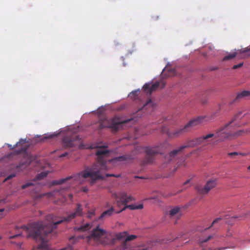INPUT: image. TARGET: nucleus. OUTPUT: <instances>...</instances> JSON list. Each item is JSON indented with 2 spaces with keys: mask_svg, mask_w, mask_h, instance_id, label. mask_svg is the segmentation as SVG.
<instances>
[{
  "mask_svg": "<svg viewBox=\"0 0 250 250\" xmlns=\"http://www.w3.org/2000/svg\"><path fill=\"white\" fill-rule=\"evenodd\" d=\"M107 158L97 157L96 162L91 167H87L84 170L73 176L54 180L52 181V185H61L70 180L81 183L82 178H90V184L93 185L97 180L104 178L106 170L124 164L130 157H114L111 159H107Z\"/></svg>",
  "mask_w": 250,
  "mask_h": 250,
  "instance_id": "obj_1",
  "label": "nucleus"
},
{
  "mask_svg": "<svg viewBox=\"0 0 250 250\" xmlns=\"http://www.w3.org/2000/svg\"><path fill=\"white\" fill-rule=\"evenodd\" d=\"M245 133H247L246 130L241 129L234 131L233 125L226 124L216 130L214 133H210L195 140H190L186 144L173 149V156L183 151L186 148L191 147L199 144L213 146L217 142L223 141L229 137L240 136Z\"/></svg>",
  "mask_w": 250,
  "mask_h": 250,
  "instance_id": "obj_2",
  "label": "nucleus"
},
{
  "mask_svg": "<svg viewBox=\"0 0 250 250\" xmlns=\"http://www.w3.org/2000/svg\"><path fill=\"white\" fill-rule=\"evenodd\" d=\"M69 128L61 129L60 131H56L53 133H47L43 135H36L32 138L26 137L25 138H21L15 145L12 146L8 143L5 144L1 147L4 149L7 146L9 150H14L12 152L13 156L14 155H24L23 156H40L37 154H32V151L34 146L39 143H43L47 142L48 140L58 137L61 133L68 131Z\"/></svg>",
  "mask_w": 250,
  "mask_h": 250,
  "instance_id": "obj_3",
  "label": "nucleus"
},
{
  "mask_svg": "<svg viewBox=\"0 0 250 250\" xmlns=\"http://www.w3.org/2000/svg\"><path fill=\"white\" fill-rule=\"evenodd\" d=\"M27 233V237H31L41 243L34 247L32 250H47L48 249L46 236L51 233L54 229L48 222L39 221L29 224L27 226H22L20 228Z\"/></svg>",
  "mask_w": 250,
  "mask_h": 250,
  "instance_id": "obj_4",
  "label": "nucleus"
},
{
  "mask_svg": "<svg viewBox=\"0 0 250 250\" xmlns=\"http://www.w3.org/2000/svg\"><path fill=\"white\" fill-rule=\"evenodd\" d=\"M155 105V103L151 99H149L143 106L138 109L136 113H135L133 117L128 118L123 121L119 119H112L110 120L105 119L102 120L97 123L94 126V128L98 131H100L102 129L105 128H108L112 130V131L116 132L120 129L123 127V126L126 124L132 122L133 123L137 122L138 118L142 117L144 114V110H146L147 107H154Z\"/></svg>",
  "mask_w": 250,
  "mask_h": 250,
  "instance_id": "obj_5",
  "label": "nucleus"
},
{
  "mask_svg": "<svg viewBox=\"0 0 250 250\" xmlns=\"http://www.w3.org/2000/svg\"><path fill=\"white\" fill-rule=\"evenodd\" d=\"M170 62L163 68L159 79L154 81L155 78L151 81L146 83L142 87L143 91L147 96H150L152 92L158 88H163L166 84V80L172 76V68Z\"/></svg>",
  "mask_w": 250,
  "mask_h": 250,
  "instance_id": "obj_6",
  "label": "nucleus"
},
{
  "mask_svg": "<svg viewBox=\"0 0 250 250\" xmlns=\"http://www.w3.org/2000/svg\"><path fill=\"white\" fill-rule=\"evenodd\" d=\"M83 215V211L82 205L80 204H77L74 211L72 212L66 217L58 219V217L53 214H49L46 216L45 220L50 224H51L52 227L55 229L58 225L63 222H69L76 217L82 216Z\"/></svg>",
  "mask_w": 250,
  "mask_h": 250,
  "instance_id": "obj_7",
  "label": "nucleus"
},
{
  "mask_svg": "<svg viewBox=\"0 0 250 250\" xmlns=\"http://www.w3.org/2000/svg\"><path fill=\"white\" fill-rule=\"evenodd\" d=\"M112 197L114 198L116 200L117 205L119 207L123 206V208L119 211H117L116 213H119L124 210L126 208H129L130 209H142L143 208L142 204L136 205H130L127 206V204L133 200V198L130 195H127V194L125 192H121L120 193H114L112 195Z\"/></svg>",
  "mask_w": 250,
  "mask_h": 250,
  "instance_id": "obj_8",
  "label": "nucleus"
},
{
  "mask_svg": "<svg viewBox=\"0 0 250 250\" xmlns=\"http://www.w3.org/2000/svg\"><path fill=\"white\" fill-rule=\"evenodd\" d=\"M90 237L104 246L113 245L115 240L111 234L101 229L99 226L96 227L93 230Z\"/></svg>",
  "mask_w": 250,
  "mask_h": 250,
  "instance_id": "obj_9",
  "label": "nucleus"
},
{
  "mask_svg": "<svg viewBox=\"0 0 250 250\" xmlns=\"http://www.w3.org/2000/svg\"><path fill=\"white\" fill-rule=\"evenodd\" d=\"M29 163L20 164L16 167V170L20 171L23 170L24 169L27 168L28 167H35V170H40L41 169H44L47 167H50V164L46 162L44 159L41 160L39 159L40 157H29Z\"/></svg>",
  "mask_w": 250,
  "mask_h": 250,
  "instance_id": "obj_10",
  "label": "nucleus"
},
{
  "mask_svg": "<svg viewBox=\"0 0 250 250\" xmlns=\"http://www.w3.org/2000/svg\"><path fill=\"white\" fill-rule=\"evenodd\" d=\"M62 145L65 148L73 151L83 146V140L78 135H65L62 138Z\"/></svg>",
  "mask_w": 250,
  "mask_h": 250,
  "instance_id": "obj_11",
  "label": "nucleus"
},
{
  "mask_svg": "<svg viewBox=\"0 0 250 250\" xmlns=\"http://www.w3.org/2000/svg\"><path fill=\"white\" fill-rule=\"evenodd\" d=\"M216 185L215 180L208 181L206 184L203 186L202 185H197L195 187V190L200 195H205Z\"/></svg>",
  "mask_w": 250,
  "mask_h": 250,
  "instance_id": "obj_12",
  "label": "nucleus"
},
{
  "mask_svg": "<svg viewBox=\"0 0 250 250\" xmlns=\"http://www.w3.org/2000/svg\"><path fill=\"white\" fill-rule=\"evenodd\" d=\"M91 149H96L95 156H108L110 155L111 151L108 149L106 145H102L99 143H93L91 145Z\"/></svg>",
  "mask_w": 250,
  "mask_h": 250,
  "instance_id": "obj_13",
  "label": "nucleus"
},
{
  "mask_svg": "<svg viewBox=\"0 0 250 250\" xmlns=\"http://www.w3.org/2000/svg\"><path fill=\"white\" fill-rule=\"evenodd\" d=\"M207 117L206 116H199L197 118L193 119L192 120H191L188 124L186 125L187 126L188 129L189 131L191 128L198 125L203 123L204 121H209L213 118L212 116L210 118V119H205Z\"/></svg>",
  "mask_w": 250,
  "mask_h": 250,
  "instance_id": "obj_14",
  "label": "nucleus"
},
{
  "mask_svg": "<svg viewBox=\"0 0 250 250\" xmlns=\"http://www.w3.org/2000/svg\"><path fill=\"white\" fill-rule=\"evenodd\" d=\"M142 151L147 155V156H154L157 154H163L162 148L158 146L154 147L145 146L143 147Z\"/></svg>",
  "mask_w": 250,
  "mask_h": 250,
  "instance_id": "obj_15",
  "label": "nucleus"
},
{
  "mask_svg": "<svg viewBox=\"0 0 250 250\" xmlns=\"http://www.w3.org/2000/svg\"><path fill=\"white\" fill-rule=\"evenodd\" d=\"M183 213V209L179 207L173 208V223L177 224Z\"/></svg>",
  "mask_w": 250,
  "mask_h": 250,
  "instance_id": "obj_16",
  "label": "nucleus"
},
{
  "mask_svg": "<svg viewBox=\"0 0 250 250\" xmlns=\"http://www.w3.org/2000/svg\"><path fill=\"white\" fill-rule=\"evenodd\" d=\"M189 130L187 128V126L185 125L184 126L178 128L173 131V137H178L182 135V134L188 132Z\"/></svg>",
  "mask_w": 250,
  "mask_h": 250,
  "instance_id": "obj_17",
  "label": "nucleus"
},
{
  "mask_svg": "<svg viewBox=\"0 0 250 250\" xmlns=\"http://www.w3.org/2000/svg\"><path fill=\"white\" fill-rule=\"evenodd\" d=\"M249 96H250V91L243 90L237 93L234 101H236Z\"/></svg>",
  "mask_w": 250,
  "mask_h": 250,
  "instance_id": "obj_18",
  "label": "nucleus"
},
{
  "mask_svg": "<svg viewBox=\"0 0 250 250\" xmlns=\"http://www.w3.org/2000/svg\"><path fill=\"white\" fill-rule=\"evenodd\" d=\"M114 212V208L113 207H111L109 209H107V210L104 211L101 215L99 218L100 219H104V218H105L106 217H109L113 214Z\"/></svg>",
  "mask_w": 250,
  "mask_h": 250,
  "instance_id": "obj_19",
  "label": "nucleus"
},
{
  "mask_svg": "<svg viewBox=\"0 0 250 250\" xmlns=\"http://www.w3.org/2000/svg\"><path fill=\"white\" fill-rule=\"evenodd\" d=\"M245 115V114H243V113L241 111H239L236 115H235L232 120L227 124H229V125H233V123L234 122L241 120Z\"/></svg>",
  "mask_w": 250,
  "mask_h": 250,
  "instance_id": "obj_20",
  "label": "nucleus"
},
{
  "mask_svg": "<svg viewBox=\"0 0 250 250\" xmlns=\"http://www.w3.org/2000/svg\"><path fill=\"white\" fill-rule=\"evenodd\" d=\"M154 162V157H144L143 160L141 162V165L145 166L148 165H150Z\"/></svg>",
  "mask_w": 250,
  "mask_h": 250,
  "instance_id": "obj_21",
  "label": "nucleus"
},
{
  "mask_svg": "<svg viewBox=\"0 0 250 250\" xmlns=\"http://www.w3.org/2000/svg\"><path fill=\"white\" fill-rule=\"evenodd\" d=\"M137 236L136 235H134V234L130 235H127L126 237L125 238V240H124L123 242V243H122L121 246H122V247H123V245L124 244V243H125V247H128L129 248V249H131L130 247H129L127 245V242L128 241H130L134 240L135 239L137 238Z\"/></svg>",
  "mask_w": 250,
  "mask_h": 250,
  "instance_id": "obj_22",
  "label": "nucleus"
},
{
  "mask_svg": "<svg viewBox=\"0 0 250 250\" xmlns=\"http://www.w3.org/2000/svg\"><path fill=\"white\" fill-rule=\"evenodd\" d=\"M51 172V171L50 170H46L38 174L36 177V180L43 179V178L46 177L47 176V175Z\"/></svg>",
  "mask_w": 250,
  "mask_h": 250,
  "instance_id": "obj_23",
  "label": "nucleus"
},
{
  "mask_svg": "<svg viewBox=\"0 0 250 250\" xmlns=\"http://www.w3.org/2000/svg\"><path fill=\"white\" fill-rule=\"evenodd\" d=\"M127 235V231H123L122 232L118 233L116 235V239L119 240H125V238L126 237Z\"/></svg>",
  "mask_w": 250,
  "mask_h": 250,
  "instance_id": "obj_24",
  "label": "nucleus"
},
{
  "mask_svg": "<svg viewBox=\"0 0 250 250\" xmlns=\"http://www.w3.org/2000/svg\"><path fill=\"white\" fill-rule=\"evenodd\" d=\"M140 92V89L138 88L135 90L131 91L128 95L129 97L133 98L134 100H137L138 97V93Z\"/></svg>",
  "mask_w": 250,
  "mask_h": 250,
  "instance_id": "obj_25",
  "label": "nucleus"
},
{
  "mask_svg": "<svg viewBox=\"0 0 250 250\" xmlns=\"http://www.w3.org/2000/svg\"><path fill=\"white\" fill-rule=\"evenodd\" d=\"M91 225L89 223H86L85 224L81 226L80 227L77 228V230L80 231H85L90 229Z\"/></svg>",
  "mask_w": 250,
  "mask_h": 250,
  "instance_id": "obj_26",
  "label": "nucleus"
},
{
  "mask_svg": "<svg viewBox=\"0 0 250 250\" xmlns=\"http://www.w3.org/2000/svg\"><path fill=\"white\" fill-rule=\"evenodd\" d=\"M0 156H13L12 153H7L5 147L4 149H1V147L0 148Z\"/></svg>",
  "mask_w": 250,
  "mask_h": 250,
  "instance_id": "obj_27",
  "label": "nucleus"
},
{
  "mask_svg": "<svg viewBox=\"0 0 250 250\" xmlns=\"http://www.w3.org/2000/svg\"><path fill=\"white\" fill-rule=\"evenodd\" d=\"M236 55V53H233L232 54H229L226 56H225L223 59V61H228L229 60H231L233 58H234Z\"/></svg>",
  "mask_w": 250,
  "mask_h": 250,
  "instance_id": "obj_28",
  "label": "nucleus"
},
{
  "mask_svg": "<svg viewBox=\"0 0 250 250\" xmlns=\"http://www.w3.org/2000/svg\"><path fill=\"white\" fill-rule=\"evenodd\" d=\"M52 195H53V193L49 192V193H45V194H42L36 195L34 197V198H35V199H38L41 198L45 195L47 196L48 197H51V196H52Z\"/></svg>",
  "mask_w": 250,
  "mask_h": 250,
  "instance_id": "obj_29",
  "label": "nucleus"
},
{
  "mask_svg": "<svg viewBox=\"0 0 250 250\" xmlns=\"http://www.w3.org/2000/svg\"><path fill=\"white\" fill-rule=\"evenodd\" d=\"M240 53H249V55H250V45L248 47L243 48L238 50Z\"/></svg>",
  "mask_w": 250,
  "mask_h": 250,
  "instance_id": "obj_30",
  "label": "nucleus"
},
{
  "mask_svg": "<svg viewBox=\"0 0 250 250\" xmlns=\"http://www.w3.org/2000/svg\"><path fill=\"white\" fill-rule=\"evenodd\" d=\"M184 158L185 157H173V163L174 162H176L177 163H179L180 162H181L180 164L179 165H181L182 163L183 162L185 161Z\"/></svg>",
  "mask_w": 250,
  "mask_h": 250,
  "instance_id": "obj_31",
  "label": "nucleus"
},
{
  "mask_svg": "<svg viewBox=\"0 0 250 250\" xmlns=\"http://www.w3.org/2000/svg\"><path fill=\"white\" fill-rule=\"evenodd\" d=\"M105 105H102L99 107L97 110H94L91 111L90 113L96 112L99 115H101L103 114V111L101 110V108L104 107Z\"/></svg>",
  "mask_w": 250,
  "mask_h": 250,
  "instance_id": "obj_32",
  "label": "nucleus"
},
{
  "mask_svg": "<svg viewBox=\"0 0 250 250\" xmlns=\"http://www.w3.org/2000/svg\"><path fill=\"white\" fill-rule=\"evenodd\" d=\"M212 237H213V236L212 235H209L206 239H200L199 240V243L201 244H202L204 243L207 242L208 241H209V240H210Z\"/></svg>",
  "mask_w": 250,
  "mask_h": 250,
  "instance_id": "obj_33",
  "label": "nucleus"
},
{
  "mask_svg": "<svg viewBox=\"0 0 250 250\" xmlns=\"http://www.w3.org/2000/svg\"><path fill=\"white\" fill-rule=\"evenodd\" d=\"M33 185H34V184L32 182H27V183L23 185L21 188L22 189H25Z\"/></svg>",
  "mask_w": 250,
  "mask_h": 250,
  "instance_id": "obj_34",
  "label": "nucleus"
},
{
  "mask_svg": "<svg viewBox=\"0 0 250 250\" xmlns=\"http://www.w3.org/2000/svg\"><path fill=\"white\" fill-rule=\"evenodd\" d=\"M115 250H132L129 249V248L128 247H125V243H124V244L123 245V247H122V246H121V247L120 248H117Z\"/></svg>",
  "mask_w": 250,
  "mask_h": 250,
  "instance_id": "obj_35",
  "label": "nucleus"
},
{
  "mask_svg": "<svg viewBox=\"0 0 250 250\" xmlns=\"http://www.w3.org/2000/svg\"><path fill=\"white\" fill-rule=\"evenodd\" d=\"M121 176V175L120 174H106L105 177H114L116 178H119Z\"/></svg>",
  "mask_w": 250,
  "mask_h": 250,
  "instance_id": "obj_36",
  "label": "nucleus"
},
{
  "mask_svg": "<svg viewBox=\"0 0 250 250\" xmlns=\"http://www.w3.org/2000/svg\"><path fill=\"white\" fill-rule=\"evenodd\" d=\"M166 215H168L169 217L171 218L172 217V208H170L167 211H165Z\"/></svg>",
  "mask_w": 250,
  "mask_h": 250,
  "instance_id": "obj_37",
  "label": "nucleus"
},
{
  "mask_svg": "<svg viewBox=\"0 0 250 250\" xmlns=\"http://www.w3.org/2000/svg\"><path fill=\"white\" fill-rule=\"evenodd\" d=\"M243 65V62H240L237 64H236V65H234L233 66V69H236L238 68H240L241 67V66H242V65Z\"/></svg>",
  "mask_w": 250,
  "mask_h": 250,
  "instance_id": "obj_38",
  "label": "nucleus"
},
{
  "mask_svg": "<svg viewBox=\"0 0 250 250\" xmlns=\"http://www.w3.org/2000/svg\"><path fill=\"white\" fill-rule=\"evenodd\" d=\"M222 220V218H221V217H219V218H216L213 221V222L211 224V226H212L214 224L218 223L219 221H220V220Z\"/></svg>",
  "mask_w": 250,
  "mask_h": 250,
  "instance_id": "obj_39",
  "label": "nucleus"
},
{
  "mask_svg": "<svg viewBox=\"0 0 250 250\" xmlns=\"http://www.w3.org/2000/svg\"><path fill=\"white\" fill-rule=\"evenodd\" d=\"M232 235V231L230 229H228L227 232L226 236L228 237H230Z\"/></svg>",
  "mask_w": 250,
  "mask_h": 250,
  "instance_id": "obj_40",
  "label": "nucleus"
},
{
  "mask_svg": "<svg viewBox=\"0 0 250 250\" xmlns=\"http://www.w3.org/2000/svg\"><path fill=\"white\" fill-rule=\"evenodd\" d=\"M15 176H16V174H12L9 175L6 178H5V181H7L8 180H9V179H11V178H13V177H14Z\"/></svg>",
  "mask_w": 250,
  "mask_h": 250,
  "instance_id": "obj_41",
  "label": "nucleus"
},
{
  "mask_svg": "<svg viewBox=\"0 0 250 250\" xmlns=\"http://www.w3.org/2000/svg\"><path fill=\"white\" fill-rule=\"evenodd\" d=\"M229 155H238L239 154L240 155H242L241 153H238L237 152H236V151H234V152H230L228 154Z\"/></svg>",
  "mask_w": 250,
  "mask_h": 250,
  "instance_id": "obj_42",
  "label": "nucleus"
},
{
  "mask_svg": "<svg viewBox=\"0 0 250 250\" xmlns=\"http://www.w3.org/2000/svg\"><path fill=\"white\" fill-rule=\"evenodd\" d=\"M121 59L123 60V66H126V63L125 62L124 60H125V57L124 56H122L121 57Z\"/></svg>",
  "mask_w": 250,
  "mask_h": 250,
  "instance_id": "obj_43",
  "label": "nucleus"
},
{
  "mask_svg": "<svg viewBox=\"0 0 250 250\" xmlns=\"http://www.w3.org/2000/svg\"><path fill=\"white\" fill-rule=\"evenodd\" d=\"M68 155V153L67 152H65L63 153H62L59 155H58L57 156H61V157H62V156H67Z\"/></svg>",
  "mask_w": 250,
  "mask_h": 250,
  "instance_id": "obj_44",
  "label": "nucleus"
},
{
  "mask_svg": "<svg viewBox=\"0 0 250 250\" xmlns=\"http://www.w3.org/2000/svg\"><path fill=\"white\" fill-rule=\"evenodd\" d=\"M114 44L115 46H117L120 45V43L117 40L114 41Z\"/></svg>",
  "mask_w": 250,
  "mask_h": 250,
  "instance_id": "obj_45",
  "label": "nucleus"
},
{
  "mask_svg": "<svg viewBox=\"0 0 250 250\" xmlns=\"http://www.w3.org/2000/svg\"><path fill=\"white\" fill-rule=\"evenodd\" d=\"M208 48L210 51H212L214 49V46L212 45H209Z\"/></svg>",
  "mask_w": 250,
  "mask_h": 250,
  "instance_id": "obj_46",
  "label": "nucleus"
},
{
  "mask_svg": "<svg viewBox=\"0 0 250 250\" xmlns=\"http://www.w3.org/2000/svg\"><path fill=\"white\" fill-rule=\"evenodd\" d=\"M21 234H16V235H13V236H11L10 237V239H13V238H15L19 236H20Z\"/></svg>",
  "mask_w": 250,
  "mask_h": 250,
  "instance_id": "obj_47",
  "label": "nucleus"
},
{
  "mask_svg": "<svg viewBox=\"0 0 250 250\" xmlns=\"http://www.w3.org/2000/svg\"><path fill=\"white\" fill-rule=\"evenodd\" d=\"M138 250H149V248H140Z\"/></svg>",
  "mask_w": 250,
  "mask_h": 250,
  "instance_id": "obj_48",
  "label": "nucleus"
},
{
  "mask_svg": "<svg viewBox=\"0 0 250 250\" xmlns=\"http://www.w3.org/2000/svg\"><path fill=\"white\" fill-rule=\"evenodd\" d=\"M134 178H139V179H146V178H145V177L138 176H134Z\"/></svg>",
  "mask_w": 250,
  "mask_h": 250,
  "instance_id": "obj_49",
  "label": "nucleus"
},
{
  "mask_svg": "<svg viewBox=\"0 0 250 250\" xmlns=\"http://www.w3.org/2000/svg\"><path fill=\"white\" fill-rule=\"evenodd\" d=\"M218 67H216V66H213V67H210V70H211V71H213V70H217L218 69Z\"/></svg>",
  "mask_w": 250,
  "mask_h": 250,
  "instance_id": "obj_50",
  "label": "nucleus"
},
{
  "mask_svg": "<svg viewBox=\"0 0 250 250\" xmlns=\"http://www.w3.org/2000/svg\"><path fill=\"white\" fill-rule=\"evenodd\" d=\"M133 52V50L128 51V53L127 54H126V55H125V57H127L128 55H131Z\"/></svg>",
  "mask_w": 250,
  "mask_h": 250,
  "instance_id": "obj_51",
  "label": "nucleus"
},
{
  "mask_svg": "<svg viewBox=\"0 0 250 250\" xmlns=\"http://www.w3.org/2000/svg\"><path fill=\"white\" fill-rule=\"evenodd\" d=\"M190 179H188V180H187L184 184H183V185L184 186H185L187 184H188L190 182Z\"/></svg>",
  "mask_w": 250,
  "mask_h": 250,
  "instance_id": "obj_52",
  "label": "nucleus"
},
{
  "mask_svg": "<svg viewBox=\"0 0 250 250\" xmlns=\"http://www.w3.org/2000/svg\"><path fill=\"white\" fill-rule=\"evenodd\" d=\"M152 19H153L154 20H157L159 19V16H157L156 17L152 16Z\"/></svg>",
  "mask_w": 250,
  "mask_h": 250,
  "instance_id": "obj_53",
  "label": "nucleus"
},
{
  "mask_svg": "<svg viewBox=\"0 0 250 250\" xmlns=\"http://www.w3.org/2000/svg\"><path fill=\"white\" fill-rule=\"evenodd\" d=\"M83 190L84 191V192H86L87 190H88V189L87 188L85 187V188H83Z\"/></svg>",
  "mask_w": 250,
  "mask_h": 250,
  "instance_id": "obj_54",
  "label": "nucleus"
},
{
  "mask_svg": "<svg viewBox=\"0 0 250 250\" xmlns=\"http://www.w3.org/2000/svg\"><path fill=\"white\" fill-rule=\"evenodd\" d=\"M238 218V217L233 216L231 217L230 219L231 220H234L235 218Z\"/></svg>",
  "mask_w": 250,
  "mask_h": 250,
  "instance_id": "obj_55",
  "label": "nucleus"
},
{
  "mask_svg": "<svg viewBox=\"0 0 250 250\" xmlns=\"http://www.w3.org/2000/svg\"><path fill=\"white\" fill-rule=\"evenodd\" d=\"M246 131L248 133H250V128L246 129Z\"/></svg>",
  "mask_w": 250,
  "mask_h": 250,
  "instance_id": "obj_56",
  "label": "nucleus"
},
{
  "mask_svg": "<svg viewBox=\"0 0 250 250\" xmlns=\"http://www.w3.org/2000/svg\"><path fill=\"white\" fill-rule=\"evenodd\" d=\"M163 131L165 132V133H167V128H165L163 130Z\"/></svg>",
  "mask_w": 250,
  "mask_h": 250,
  "instance_id": "obj_57",
  "label": "nucleus"
},
{
  "mask_svg": "<svg viewBox=\"0 0 250 250\" xmlns=\"http://www.w3.org/2000/svg\"><path fill=\"white\" fill-rule=\"evenodd\" d=\"M169 157L172 156V151H169Z\"/></svg>",
  "mask_w": 250,
  "mask_h": 250,
  "instance_id": "obj_58",
  "label": "nucleus"
},
{
  "mask_svg": "<svg viewBox=\"0 0 250 250\" xmlns=\"http://www.w3.org/2000/svg\"><path fill=\"white\" fill-rule=\"evenodd\" d=\"M226 223H228L229 224H232V223L231 222H230V221H226Z\"/></svg>",
  "mask_w": 250,
  "mask_h": 250,
  "instance_id": "obj_59",
  "label": "nucleus"
},
{
  "mask_svg": "<svg viewBox=\"0 0 250 250\" xmlns=\"http://www.w3.org/2000/svg\"><path fill=\"white\" fill-rule=\"evenodd\" d=\"M182 190H179V191L174 193V194H176L177 193H180L181 192H182Z\"/></svg>",
  "mask_w": 250,
  "mask_h": 250,
  "instance_id": "obj_60",
  "label": "nucleus"
},
{
  "mask_svg": "<svg viewBox=\"0 0 250 250\" xmlns=\"http://www.w3.org/2000/svg\"><path fill=\"white\" fill-rule=\"evenodd\" d=\"M69 197L70 199H72V197H73L72 194H70L69 195Z\"/></svg>",
  "mask_w": 250,
  "mask_h": 250,
  "instance_id": "obj_61",
  "label": "nucleus"
},
{
  "mask_svg": "<svg viewBox=\"0 0 250 250\" xmlns=\"http://www.w3.org/2000/svg\"><path fill=\"white\" fill-rule=\"evenodd\" d=\"M4 202V200H0V203Z\"/></svg>",
  "mask_w": 250,
  "mask_h": 250,
  "instance_id": "obj_62",
  "label": "nucleus"
},
{
  "mask_svg": "<svg viewBox=\"0 0 250 250\" xmlns=\"http://www.w3.org/2000/svg\"><path fill=\"white\" fill-rule=\"evenodd\" d=\"M22 244L21 243H19L18 244V245L21 247V246Z\"/></svg>",
  "mask_w": 250,
  "mask_h": 250,
  "instance_id": "obj_63",
  "label": "nucleus"
},
{
  "mask_svg": "<svg viewBox=\"0 0 250 250\" xmlns=\"http://www.w3.org/2000/svg\"><path fill=\"white\" fill-rule=\"evenodd\" d=\"M248 169L249 170H250V165L248 167Z\"/></svg>",
  "mask_w": 250,
  "mask_h": 250,
  "instance_id": "obj_64",
  "label": "nucleus"
}]
</instances>
